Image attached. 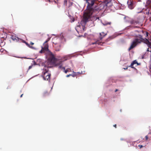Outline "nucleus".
<instances>
[{
	"label": "nucleus",
	"mask_w": 151,
	"mask_h": 151,
	"mask_svg": "<svg viewBox=\"0 0 151 151\" xmlns=\"http://www.w3.org/2000/svg\"><path fill=\"white\" fill-rule=\"evenodd\" d=\"M142 42H144L147 45H150V41L147 39H144L140 35H139L137 36L132 42L131 46L128 49L129 51L135 47L137 44L140 43Z\"/></svg>",
	"instance_id": "1"
},
{
	"label": "nucleus",
	"mask_w": 151,
	"mask_h": 151,
	"mask_svg": "<svg viewBox=\"0 0 151 151\" xmlns=\"http://www.w3.org/2000/svg\"><path fill=\"white\" fill-rule=\"evenodd\" d=\"M124 18L126 22H130L131 24V27L139 28V26L141 25L140 24H139L138 20L133 19H131L129 17L127 16H125Z\"/></svg>",
	"instance_id": "2"
},
{
	"label": "nucleus",
	"mask_w": 151,
	"mask_h": 151,
	"mask_svg": "<svg viewBox=\"0 0 151 151\" xmlns=\"http://www.w3.org/2000/svg\"><path fill=\"white\" fill-rule=\"evenodd\" d=\"M50 40V38H48L44 42L43 44V46L42 47L41 50L40 51V52L42 53L45 52L47 51L48 49V45L47 42Z\"/></svg>",
	"instance_id": "3"
},
{
	"label": "nucleus",
	"mask_w": 151,
	"mask_h": 151,
	"mask_svg": "<svg viewBox=\"0 0 151 151\" xmlns=\"http://www.w3.org/2000/svg\"><path fill=\"white\" fill-rule=\"evenodd\" d=\"M48 61L53 64L55 65L59 60H58L54 56V55L51 53L50 54V57L48 60Z\"/></svg>",
	"instance_id": "4"
},
{
	"label": "nucleus",
	"mask_w": 151,
	"mask_h": 151,
	"mask_svg": "<svg viewBox=\"0 0 151 151\" xmlns=\"http://www.w3.org/2000/svg\"><path fill=\"white\" fill-rule=\"evenodd\" d=\"M55 65L58 66L59 69H63L64 70H65V67H63L62 61L61 60H59L58 62Z\"/></svg>",
	"instance_id": "5"
},
{
	"label": "nucleus",
	"mask_w": 151,
	"mask_h": 151,
	"mask_svg": "<svg viewBox=\"0 0 151 151\" xmlns=\"http://www.w3.org/2000/svg\"><path fill=\"white\" fill-rule=\"evenodd\" d=\"M48 69H45L44 71L42 72V75L43 78L45 77L51 75L50 74L48 73Z\"/></svg>",
	"instance_id": "6"
},
{
	"label": "nucleus",
	"mask_w": 151,
	"mask_h": 151,
	"mask_svg": "<svg viewBox=\"0 0 151 151\" xmlns=\"http://www.w3.org/2000/svg\"><path fill=\"white\" fill-rule=\"evenodd\" d=\"M53 43L55 45H58V46L55 47L56 48V50L58 51H60L61 47V44L60 43H57L56 42L54 41L53 42Z\"/></svg>",
	"instance_id": "7"
},
{
	"label": "nucleus",
	"mask_w": 151,
	"mask_h": 151,
	"mask_svg": "<svg viewBox=\"0 0 151 151\" xmlns=\"http://www.w3.org/2000/svg\"><path fill=\"white\" fill-rule=\"evenodd\" d=\"M107 35V32H102L100 33L99 39L101 40L102 38Z\"/></svg>",
	"instance_id": "8"
},
{
	"label": "nucleus",
	"mask_w": 151,
	"mask_h": 151,
	"mask_svg": "<svg viewBox=\"0 0 151 151\" xmlns=\"http://www.w3.org/2000/svg\"><path fill=\"white\" fill-rule=\"evenodd\" d=\"M50 93L47 91H44L42 94V96L43 97H46L49 96Z\"/></svg>",
	"instance_id": "9"
},
{
	"label": "nucleus",
	"mask_w": 151,
	"mask_h": 151,
	"mask_svg": "<svg viewBox=\"0 0 151 151\" xmlns=\"http://www.w3.org/2000/svg\"><path fill=\"white\" fill-rule=\"evenodd\" d=\"M60 38L62 40V42H65V39L64 38L63 35L62 33H61L60 35Z\"/></svg>",
	"instance_id": "10"
},
{
	"label": "nucleus",
	"mask_w": 151,
	"mask_h": 151,
	"mask_svg": "<svg viewBox=\"0 0 151 151\" xmlns=\"http://www.w3.org/2000/svg\"><path fill=\"white\" fill-rule=\"evenodd\" d=\"M51 75H50L49 76H47L43 78L45 80H48L49 81L50 79V77L51 76Z\"/></svg>",
	"instance_id": "11"
},
{
	"label": "nucleus",
	"mask_w": 151,
	"mask_h": 151,
	"mask_svg": "<svg viewBox=\"0 0 151 151\" xmlns=\"http://www.w3.org/2000/svg\"><path fill=\"white\" fill-rule=\"evenodd\" d=\"M111 1L112 0H105V3L107 5L108 4L110 3Z\"/></svg>",
	"instance_id": "12"
},
{
	"label": "nucleus",
	"mask_w": 151,
	"mask_h": 151,
	"mask_svg": "<svg viewBox=\"0 0 151 151\" xmlns=\"http://www.w3.org/2000/svg\"><path fill=\"white\" fill-rule=\"evenodd\" d=\"M24 42L25 43V44L28 47L31 48H32V46H30L29 44H28L27 42L25 41H24Z\"/></svg>",
	"instance_id": "13"
},
{
	"label": "nucleus",
	"mask_w": 151,
	"mask_h": 151,
	"mask_svg": "<svg viewBox=\"0 0 151 151\" xmlns=\"http://www.w3.org/2000/svg\"><path fill=\"white\" fill-rule=\"evenodd\" d=\"M129 8L132 9L133 7H132V3H131L129 4Z\"/></svg>",
	"instance_id": "14"
},
{
	"label": "nucleus",
	"mask_w": 151,
	"mask_h": 151,
	"mask_svg": "<svg viewBox=\"0 0 151 151\" xmlns=\"http://www.w3.org/2000/svg\"><path fill=\"white\" fill-rule=\"evenodd\" d=\"M134 65V64L133 63V62H132L131 64V65L130 66H129V67H131V68H134V69H136V68L134 67H133V65Z\"/></svg>",
	"instance_id": "15"
},
{
	"label": "nucleus",
	"mask_w": 151,
	"mask_h": 151,
	"mask_svg": "<svg viewBox=\"0 0 151 151\" xmlns=\"http://www.w3.org/2000/svg\"><path fill=\"white\" fill-rule=\"evenodd\" d=\"M113 38V37H109L107 39H106V40L107 42L109 40H110L112 39Z\"/></svg>",
	"instance_id": "16"
},
{
	"label": "nucleus",
	"mask_w": 151,
	"mask_h": 151,
	"mask_svg": "<svg viewBox=\"0 0 151 151\" xmlns=\"http://www.w3.org/2000/svg\"><path fill=\"white\" fill-rule=\"evenodd\" d=\"M132 62L134 64H137V65H139V64L138 63L137 61L136 60L133 61Z\"/></svg>",
	"instance_id": "17"
},
{
	"label": "nucleus",
	"mask_w": 151,
	"mask_h": 151,
	"mask_svg": "<svg viewBox=\"0 0 151 151\" xmlns=\"http://www.w3.org/2000/svg\"><path fill=\"white\" fill-rule=\"evenodd\" d=\"M101 42H99V43L98 41H97L96 42H95V43H93V44H98L99 45H101Z\"/></svg>",
	"instance_id": "18"
},
{
	"label": "nucleus",
	"mask_w": 151,
	"mask_h": 151,
	"mask_svg": "<svg viewBox=\"0 0 151 151\" xmlns=\"http://www.w3.org/2000/svg\"><path fill=\"white\" fill-rule=\"evenodd\" d=\"M12 38L14 40H16V38H15V36H12Z\"/></svg>",
	"instance_id": "19"
},
{
	"label": "nucleus",
	"mask_w": 151,
	"mask_h": 151,
	"mask_svg": "<svg viewBox=\"0 0 151 151\" xmlns=\"http://www.w3.org/2000/svg\"><path fill=\"white\" fill-rule=\"evenodd\" d=\"M67 0H64V5H67Z\"/></svg>",
	"instance_id": "20"
},
{
	"label": "nucleus",
	"mask_w": 151,
	"mask_h": 151,
	"mask_svg": "<svg viewBox=\"0 0 151 151\" xmlns=\"http://www.w3.org/2000/svg\"><path fill=\"white\" fill-rule=\"evenodd\" d=\"M145 32L146 34V35H145V37H147L148 36V33L147 32Z\"/></svg>",
	"instance_id": "21"
},
{
	"label": "nucleus",
	"mask_w": 151,
	"mask_h": 151,
	"mask_svg": "<svg viewBox=\"0 0 151 151\" xmlns=\"http://www.w3.org/2000/svg\"><path fill=\"white\" fill-rule=\"evenodd\" d=\"M33 65H31L29 67V68H28V70H29V69H31L32 66H33Z\"/></svg>",
	"instance_id": "22"
},
{
	"label": "nucleus",
	"mask_w": 151,
	"mask_h": 151,
	"mask_svg": "<svg viewBox=\"0 0 151 151\" xmlns=\"http://www.w3.org/2000/svg\"><path fill=\"white\" fill-rule=\"evenodd\" d=\"M145 140H147L148 139V137L147 135H146L145 137Z\"/></svg>",
	"instance_id": "23"
},
{
	"label": "nucleus",
	"mask_w": 151,
	"mask_h": 151,
	"mask_svg": "<svg viewBox=\"0 0 151 151\" xmlns=\"http://www.w3.org/2000/svg\"><path fill=\"white\" fill-rule=\"evenodd\" d=\"M138 147H139L140 148H141L143 147V146L142 145H139Z\"/></svg>",
	"instance_id": "24"
},
{
	"label": "nucleus",
	"mask_w": 151,
	"mask_h": 151,
	"mask_svg": "<svg viewBox=\"0 0 151 151\" xmlns=\"http://www.w3.org/2000/svg\"><path fill=\"white\" fill-rule=\"evenodd\" d=\"M76 31L78 32H79V29H76Z\"/></svg>",
	"instance_id": "25"
},
{
	"label": "nucleus",
	"mask_w": 151,
	"mask_h": 151,
	"mask_svg": "<svg viewBox=\"0 0 151 151\" xmlns=\"http://www.w3.org/2000/svg\"><path fill=\"white\" fill-rule=\"evenodd\" d=\"M30 45H33L34 44V43L32 42H30Z\"/></svg>",
	"instance_id": "26"
},
{
	"label": "nucleus",
	"mask_w": 151,
	"mask_h": 151,
	"mask_svg": "<svg viewBox=\"0 0 151 151\" xmlns=\"http://www.w3.org/2000/svg\"><path fill=\"white\" fill-rule=\"evenodd\" d=\"M68 71V70H65V73H67Z\"/></svg>",
	"instance_id": "27"
},
{
	"label": "nucleus",
	"mask_w": 151,
	"mask_h": 151,
	"mask_svg": "<svg viewBox=\"0 0 151 151\" xmlns=\"http://www.w3.org/2000/svg\"><path fill=\"white\" fill-rule=\"evenodd\" d=\"M72 75H67L66 76V77H69V76H71Z\"/></svg>",
	"instance_id": "28"
},
{
	"label": "nucleus",
	"mask_w": 151,
	"mask_h": 151,
	"mask_svg": "<svg viewBox=\"0 0 151 151\" xmlns=\"http://www.w3.org/2000/svg\"><path fill=\"white\" fill-rule=\"evenodd\" d=\"M150 72L151 73V65L150 66Z\"/></svg>",
	"instance_id": "29"
},
{
	"label": "nucleus",
	"mask_w": 151,
	"mask_h": 151,
	"mask_svg": "<svg viewBox=\"0 0 151 151\" xmlns=\"http://www.w3.org/2000/svg\"><path fill=\"white\" fill-rule=\"evenodd\" d=\"M74 20H75L73 18V20H72V22H74Z\"/></svg>",
	"instance_id": "30"
},
{
	"label": "nucleus",
	"mask_w": 151,
	"mask_h": 151,
	"mask_svg": "<svg viewBox=\"0 0 151 151\" xmlns=\"http://www.w3.org/2000/svg\"><path fill=\"white\" fill-rule=\"evenodd\" d=\"M114 127L115 128H116V124H115L114 125Z\"/></svg>",
	"instance_id": "31"
},
{
	"label": "nucleus",
	"mask_w": 151,
	"mask_h": 151,
	"mask_svg": "<svg viewBox=\"0 0 151 151\" xmlns=\"http://www.w3.org/2000/svg\"><path fill=\"white\" fill-rule=\"evenodd\" d=\"M46 1H49V2H50V0H46Z\"/></svg>",
	"instance_id": "32"
},
{
	"label": "nucleus",
	"mask_w": 151,
	"mask_h": 151,
	"mask_svg": "<svg viewBox=\"0 0 151 151\" xmlns=\"http://www.w3.org/2000/svg\"><path fill=\"white\" fill-rule=\"evenodd\" d=\"M82 29V32H83L84 31V29Z\"/></svg>",
	"instance_id": "33"
},
{
	"label": "nucleus",
	"mask_w": 151,
	"mask_h": 151,
	"mask_svg": "<svg viewBox=\"0 0 151 151\" xmlns=\"http://www.w3.org/2000/svg\"><path fill=\"white\" fill-rule=\"evenodd\" d=\"M118 91V89H116L115 90V92H117V91Z\"/></svg>",
	"instance_id": "34"
},
{
	"label": "nucleus",
	"mask_w": 151,
	"mask_h": 151,
	"mask_svg": "<svg viewBox=\"0 0 151 151\" xmlns=\"http://www.w3.org/2000/svg\"><path fill=\"white\" fill-rule=\"evenodd\" d=\"M23 94H22L21 95V96H20V97H22V96H23Z\"/></svg>",
	"instance_id": "35"
},
{
	"label": "nucleus",
	"mask_w": 151,
	"mask_h": 151,
	"mask_svg": "<svg viewBox=\"0 0 151 151\" xmlns=\"http://www.w3.org/2000/svg\"><path fill=\"white\" fill-rule=\"evenodd\" d=\"M128 69V67H127L126 68H124V69Z\"/></svg>",
	"instance_id": "36"
},
{
	"label": "nucleus",
	"mask_w": 151,
	"mask_h": 151,
	"mask_svg": "<svg viewBox=\"0 0 151 151\" xmlns=\"http://www.w3.org/2000/svg\"><path fill=\"white\" fill-rule=\"evenodd\" d=\"M110 23H108L106 24H106H110Z\"/></svg>",
	"instance_id": "37"
},
{
	"label": "nucleus",
	"mask_w": 151,
	"mask_h": 151,
	"mask_svg": "<svg viewBox=\"0 0 151 151\" xmlns=\"http://www.w3.org/2000/svg\"><path fill=\"white\" fill-rule=\"evenodd\" d=\"M50 67H50V66H47V68H50Z\"/></svg>",
	"instance_id": "38"
},
{
	"label": "nucleus",
	"mask_w": 151,
	"mask_h": 151,
	"mask_svg": "<svg viewBox=\"0 0 151 151\" xmlns=\"http://www.w3.org/2000/svg\"><path fill=\"white\" fill-rule=\"evenodd\" d=\"M142 33H144V32L143 31H142Z\"/></svg>",
	"instance_id": "39"
}]
</instances>
